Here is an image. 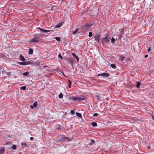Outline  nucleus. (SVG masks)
Here are the masks:
<instances>
[{"label":"nucleus","mask_w":154,"mask_h":154,"mask_svg":"<svg viewBox=\"0 0 154 154\" xmlns=\"http://www.w3.org/2000/svg\"><path fill=\"white\" fill-rule=\"evenodd\" d=\"M43 67L44 68H46L47 67V66H44Z\"/></svg>","instance_id":"obj_43"},{"label":"nucleus","mask_w":154,"mask_h":154,"mask_svg":"<svg viewBox=\"0 0 154 154\" xmlns=\"http://www.w3.org/2000/svg\"><path fill=\"white\" fill-rule=\"evenodd\" d=\"M33 53V50L32 49H29V53L30 54H32Z\"/></svg>","instance_id":"obj_12"},{"label":"nucleus","mask_w":154,"mask_h":154,"mask_svg":"<svg viewBox=\"0 0 154 154\" xmlns=\"http://www.w3.org/2000/svg\"><path fill=\"white\" fill-rule=\"evenodd\" d=\"M110 66L113 68H116V66L114 64H111Z\"/></svg>","instance_id":"obj_22"},{"label":"nucleus","mask_w":154,"mask_h":154,"mask_svg":"<svg viewBox=\"0 0 154 154\" xmlns=\"http://www.w3.org/2000/svg\"><path fill=\"white\" fill-rule=\"evenodd\" d=\"M21 144L22 146L24 145V146H26V143H21Z\"/></svg>","instance_id":"obj_34"},{"label":"nucleus","mask_w":154,"mask_h":154,"mask_svg":"<svg viewBox=\"0 0 154 154\" xmlns=\"http://www.w3.org/2000/svg\"><path fill=\"white\" fill-rule=\"evenodd\" d=\"M122 31H120L121 34L120 35H119L118 36L119 38L120 39H121L122 37Z\"/></svg>","instance_id":"obj_18"},{"label":"nucleus","mask_w":154,"mask_h":154,"mask_svg":"<svg viewBox=\"0 0 154 154\" xmlns=\"http://www.w3.org/2000/svg\"><path fill=\"white\" fill-rule=\"evenodd\" d=\"M77 31H78V29H76V30H74V31L73 32V33H72V34H74V35L75 34H76V33H77Z\"/></svg>","instance_id":"obj_26"},{"label":"nucleus","mask_w":154,"mask_h":154,"mask_svg":"<svg viewBox=\"0 0 154 154\" xmlns=\"http://www.w3.org/2000/svg\"><path fill=\"white\" fill-rule=\"evenodd\" d=\"M64 139L65 140H68V137H64Z\"/></svg>","instance_id":"obj_37"},{"label":"nucleus","mask_w":154,"mask_h":154,"mask_svg":"<svg viewBox=\"0 0 154 154\" xmlns=\"http://www.w3.org/2000/svg\"><path fill=\"white\" fill-rule=\"evenodd\" d=\"M152 119L154 121V116H152Z\"/></svg>","instance_id":"obj_44"},{"label":"nucleus","mask_w":154,"mask_h":154,"mask_svg":"<svg viewBox=\"0 0 154 154\" xmlns=\"http://www.w3.org/2000/svg\"><path fill=\"white\" fill-rule=\"evenodd\" d=\"M68 81L69 82V84L71 85V82L70 81L69 79H68Z\"/></svg>","instance_id":"obj_38"},{"label":"nucleus","mask_w":154,"mask_h":154,"mask_svg":"<svg viewBox=\"0 0 154 154\" xmlns=\"http://www.w3.org/2000/svg\"><path fill=\"white\" fill-rule=\"evenodd\" d=\"M72 55L74 57L76 58L77 59V62H79V58L77 56L75 55V54L74 53H72Z\"/></svg>","instance_id":"obj_9"},{"label":"nucleus","mask_w":154,"mask_h":154,"mask_svg":"<svg viewBox=\"0 0 154 154\" xmlns=\"http://www.w3.org/2000/svg\"><path fill=\"white\" fill-rule=\"evenodd\" d=\"M63 94H59V98H63Z\"/></svg>","instance_id":"obj_25"},{"label":"nucleus","mask_w":154,"mask_h":154,"mask_svg":"<svg viewBox=\"0 0 154 154\" xmlns=\"http://www.w3.org/2000/svg\"><path fill=\"white\" fill-rule=\"evenodd\" d=\"M70 113L72 114H73L75 113V112L73 110H71L70 111Z\"/></svg>","instance_id":"obj_31"},{"label":"nucleus","mask_w":154,"mask_h":154,"mask_svg":"<svg viewBox=\"0 0 154 154\" xmlns=\"http://www.w3.org/2000/svg\"><path fill=\"white\" fill-rule=\"evenodd\" d=\"M76 115L79 118H81L82 117L81 114L79 112H77L76 113Z\"/></svg>","instance_id":"obj_17"},{"label":"nucleus","mask_w":154,"mask_h":154,"mask_svg":"<svg viewBox=\"0 0 154 154\" xmlns=\"http://www.w3.org/2000/svg\"><path fill=\"white\" fill-rule=\"evenodd\" d=\"M57 128L58 129H61V126H58Z\"/></svg>","instance_id":"obj_36"},{"label":"nucleus","mask_w":154,"mask_h":154,"mask_svg":"<svg viewBox=\"0 0 154 154\" xmlns=\"http://www.w3.org/2000/svg\"><path fill=\"white\" fill-rule=\"evenodd\" d=\"M84 98L78 97L77 101L79 102V101H82V100H84Z\"/></svg>","instance_id":"obj_14"},{"label":"nucleus","mask_w":154,"mask_h":154,"mask_svg":"<svg viewBox=\"0 0 154 154\" xmlns=\"http://www.w3.org/2000/svg\"><path fill=\"white\" fill-rule=\"evenodd\" d=\"M102 76L105 77H108L109 75V74L107 73H103L100 74H99L97 75V76Z\"/></svg>","instance_id":"obj_6"},{"label":"nucleus","mask_w":154,"mask_h":154,"mask_svg":"<svg viewBox=\"0 0 154 154\" xmlns=\"http://www.w3.org/2000/svg\"><path fill=\"white\" fill-rule=\"evenodd\" d=\"M37 105H38V103H37V102H35L34 103L33 105V106H34V107H36L37 106Z\"/></svg>","instance_id":"obj_21"},{"label":"nucleus","mask_w":154,"mask_h":154,"mask_svg":"<svg viewBox=\"0 0 154 154\" xmlns=\"http://www.w3.org/2000/svg\"><path fill=\"white\" fill-rule=\"evenodd\" d=\"M151 49H148V51L149 52L151 51Z\"/></svg>","instance_id":"obj_42"},{"label":"nucleus","mask_w":154,"mask_h":154,"mask_svg":"<svg viewBox=\"0 0 154 154\" xmlns=\"http://www.w3.org/2000/svg\"><path fill=\"white\" fill-rule=\"evenodd\" d=\"M33 139V137H30V140H32Z\"/></svg>","instance_id":"obj_39"},{"label":"nucleus","mask_w":154,"mask_h":154,"mask_svg":"<svg viewBox=\"0 0 154 154\" xmlns=\"http://www.w3.org/2000/svg\"><path fill=\"white\" fill-rule=\"evenodd\" d=\"M91 141H92V143H94V140H91Z\"/></svg>","instance_id":"obj_41"},{"label":"nucleus","mask_w":154,"mask_h":154,"mask_svg":"<svg viewBox=\"0 0 154 154\" xmlns=\"http://www.w3.org/2000/svg\"><path fill=\"white\" fill-rule=\"evenodd\" d=\"M63 23L62 22L57 24L55 26V28H59L61 27L63 25Z\"/></svg>","instance_id":"obj_8"},{"label":"nucleus","mask_w":154,"mask_h":154,"mask_svg":"<svg viewBox=\"0 0 154 154\" xmlns=\"http://www.w3.org/2000/svg\"><path fill=\"white\" fill-rule=\"evenodd\" d=\"M40 63V62L39 61H37V62H35V64L37 65H38Z\"/></svg>","instance_id":"obj_33"},{"label":"nucleus","mask_w":154,"mask_h":154,"mask_svg":"<svg viewBox=\"0 0 154 154\" xmlns=\"http://www.w3.org/2000/svg\"><path fill=\"white\" fill-rule=\"evenodd\" d=\"M95 97H96V98H97V100H98L99 101H100L101 100H100V98H99V96L97 95H96Z\"/></svg>","instance_id":"obj_29"},{"label":"nucleus","mask_w":154,"mask_h":154,"mask_svg":"<svg viewBox=\"0 0 154 154\" xmlns=\"http://www.w3.org/2000/svg\"><path fill=\"white\" fill-rule=\"evenodd\" d=\"M29 74V72H24L23 73V75L25 76Z\"/></svg>","instance_id":"obj_24"},{"label":"nucleus","mask_w":154,"mask_h":154,"mask_svg":"<svg viewBox=\"0 0 154 154\" xmlns=\"http://www.w3.org/2000/svg\"><path fill=\"white\" fill-rule=\"evenodd\" d=\"M20 59L21 61H25L26 60L24 57L22 56L21 55H20Z\"/></svg>","instance_id":"obj_10"},{"label":"nucleus","mask_w":154,"mask_h":154,"mask_svg":"<svg viewBox=\"0 0 154 154\" xmlns=\"http://www.w3.org/2000/svg\"><path fill=\"white\" fill-rule=\"evenodd\" d=\"M91 26V25L90 24H86L85 25H83L81 26V28L82 29L83 31H85L86 30L88 29L90 26Z\"/></svg>","instance_id":"obj_3"},{"label":"nucleus","mask_w":154,"mask_h":154,"mask_svg":"<svg viewBox=\"0 0 154 154\" xmlns=\"http://www.w3.org/2000/svg\"><path fill=\"white\" fill-rule=\"evenodd\" d=\"M92 36V33L91 32H90L89 33V35L88 36L90 37H91Z\"/></svg>","instance_id":"obj_28"},{"label":"nucleus","mask_w":154,"mask_h":154,"mask_svg":"<svg viewBox=\"0 0 154 154\" xmlns=\"http://www.w3.org/2000/svg\"><path fill=\"white\" fill-rule=\"evenodd\" d=\"M141 84V83L140 82H138L137 83L136 87L137 88H139L140 87V85Z\"/></svg>","instance_id":"obj_11"},{"label":"nucleus","mask_w":154,"mask_h":154,"mask_svg":"<svg viewBox=\"0 0 154 154\" xmlns=\"http://www.w3.org/2000/svg\"><path fill=\"white\" fill-rule=\"evenodd\" d=\"M71 85L69 84V88H71Z\"/></svg>","instance_id":"obj_45"},{"label":"nucleus","mask_w":154,"mask_h":154,"mask_svg":"<svg viewBox=\"0 0 154 154\" xmlns=\"http://www.w3.org/2000/svg\"><path fill=\"white\" fill-rule=\"evenodd\" d=\"M111 37L108 34H106L105 36L101 39V42L103 45L108 44L110 40Z\"/></svg>","instance_id":"obj_2"},{"label":"nucleus","mask_w":154,"mask_h":154,"mask_svg":"<svg viewBox=\"0 0 154 154\" xmlns=\"http://www.w3.org/2000/svg\"><path fill=\"white\" fill-rule=\"evenodd\" d=\"M98 113H95L93 115V116H98Z\"/></svg>","instance_id":"obj_32"},{"label":"nucleus","mask_w":154,"mask_h":154,"mask_svg":"<svg viewBox=\"0 0 154 154\" xmlns=\"http://www.w3.org/2000/svg\"><path fill=\"white\" fill-rule=\"evenodd\" d=\"M38 28L40 30V31L43 32L44 33H47L50 32L52 31L51 30H47L44 29H42V28H41L40 27H38Z\"/></svg>","instance_id":"obj_5"},{"label":"nucleus","mask_w":154,"mask_h":154,"mask_svg":"<svg viewBox=\"0 0 154 154\" xmlns=\"http://www.w3.org/2000/svg\"><path fill=\"white\" fill-rule=\"evenodd\" d=\"M100 35L97 34L96 33L94 36V38L95 40L97 42H99V40H100Z\"/></svg>","instance_id":"obj_4"},{"label":"nucleus","mask_w":154,"mask_h":154,"mask_svg":"<svg viewBox=\"0 0 154 154\" xmlns=\"http://www.w3.org/2000/svg\"><path fill=\"white\" fill-rule=\"evenodd\" d=\"M149 48H151V47H149Z\"/></svg>","instance_id":"obj_49"},{"label":"nucleus","mask_w":154,"mask_h":154,"mask_svg":"<svg viewBox=\"0 0 154 154\" xmlns=\"http://www.w3.org/2000/svg\"><path fill=\"white\" fill-rule=\"evenodd\" d=\"M148 148L149 149H150L151 148V147H149V146H148Z\"/></svg>","instance_id":"obj_48"},{"label":"nucleus","mask_w":154,"mask_h":154,"mask_svg":"<svg viewBox=\"0 0 154 154\" xmlns=\"http://www.w3.org/2000/svg\"><path fill=\"white\" fill-rule=\"evenodd\" d=\"M91 124L93 127H95L97 126V123L95 122H93L91 123Z\"/></svg>","instance_id":"obj_16"},{"label":"nucleus","mask_w":154,"mask_h":154,"mask_svg":"<svg viewBox=\"0 0 154 154\" xmlns=\"http://www.w3.org/2000/svg\"><path fill=\"white\" fill-rule=\"evenodd\" d=\"M148 54L146 55L145 56V58H146L148 57Z\"/></svg>","instance_id":"obj_40"},{"label":"nucleus","mask_w":154,"mask_h":154,"mask_svg":"<svg viewBox=\"0 0 154 154\" xmlns=\"http://www.w3.org/2000/svg\"><path fill=\"white\" fill-rule=\"evenodd\" d=\"M12 148L13 149H15L17 148L16 146V145H14L12 146Z\"/></svg>","instance_id":"obj_27"},{"label":"nucleus","mask_w":154,"mask_h":154,"mask_svg":"<svg viewBox=\"0 0 154 154\" xmlns=\"http://www.w3.org/2000/svg\"><path fill=\"white\" fill-rule=\"evenodd\" d=\"M45 36L44 34H34V38L31 40V42L32 43H35L37 41L42 40L43 39V36Z\"/></svg>","instance_id":"obj_1"},{"label":"nucleus","mask_w":154,"mask_h":154,"mask_svg":"<svg viewBox=\"0 0 154 154\" xmlns=\"http://www.w3.org/2000/svg\"><path fill=\"white\" fill-rule=\"evenodd\" d=\"M71 99L74 101H77L78 97H72L71 98Z\"/></svg>","instance_id":"obj_13"},{"label":"nucleus","mask_w":154,"mask_h":154,"mask_svg":"<svg viewBox=\"0 0 154 154\" xmlns=\"http://www.w3.org/2000/svg\"><path fill=\"white\" fill-rule=\"evenodd\" d=\"M21 89L24 90L26 89V87L25 86L21 87L20 88Z\"/></svg>","instance_id":"obj_23"},{"label":"nucleus","mask_w":154,"mask_h":154,"mask_svg":"<svg viewBox=\"0 0 154 154\" xmlns=\"http://www.w3.org/2000/svg\"><path fill=\"white\" fill-rule=\"evenodd\" d=\"M115 41V39L113 37H112L111 39V42L112 43V44L114 43Z\"/></svg>","instance_id":"obj_19"},{"label":"nucleus","mask_w":154,"mask_h":154,"mask_svg":"<svg viewBox=\"0 0 154 154\" xmlns=\"http://www.w3.org/2000/svg\"><path fill=\"white\" fill-rule=\"evenodd\" d=\"M58 57H60V58L61 59H63V58L62 57L61 54H59L58 55Z\"/></svg>","instance_id":"obj_35"},{"label":"nucleus","mask_w":154,"mask_h":154,"mask_svg":"<svg viewBox=\"0 0 154 154\" xmlns=\"http://www.w3.org/2000/svg\"><path fill=\"white\" fill-rule=\"evenodd\" d=\"M124 58V57L123 56H120V57L119 60H120L121 61H122L123 60Z\"/></svg>","instance_id":"obj_20"},{"label":"nucleus","mask_w":154,"mask_h":154,"mask_svg":"<svg viewBox=\"0 0 154 154\" xmlns=\"http://www.w3.org/2000/svg\"><path fill=\"white\" fill-rule=\"evenodd\" d=\"M5 149L4 148L0 149V154H2L3 153Z\"/></svg>","instance_id":"obj_15"},{"label":"nucleus","mask_w":154,"mask_h":154,"mask_svg":"<svg viewBox=\"0 0 154 154\" xmlns=\"http://www.w3.org/2000/svg\"><path fill=\"white\" fill-rule=\"evenodd\" d=\"M61 72L62 73V74H63V75L64 76H65V75H64V73H63V72Z\"/></svg>","instance_id":"obj_47"},{"label":"nucleus","mask_w":154,"mask_h":154,"mask_svg":"<svg viewBox=\"0 0 154 154\" xmlns=\"http://www.w3.org/2000/svg\"><path fill=\"white\" fill-rule=\"evenodd\" d=\"M30 107H31V108H33L32 106H31V105L30 106Z\"/></svg>","instance_id":"obj_46"},{"label":"nucleus","mask_w":154,"mask_h":154,"mask_svg":"<svg viewBox=\"0 0 154 154\" xmlns=\"http://www.w3.org/2000/svg\"><path fill=\"white\" fill-rule=\"evenodd\" d=\"M18 63L20 65H27L28 64V62H18Z\"/></svg>","instance_id":"obj_7"},{"label":"nucleus","mask_w":154,"mask_h":154,"mask_svg":"<svg viewBox=\"0 0 154 154\" xmlns=\"http://www.w3.org/2000/svg\"><path fill=\"white\" fill-rule=\"evenodd\" d=\"M55 39L57 41H59L60 40V38L58 37H56L55 38Z\"/></svg>","instance_id":"obj_30"}]
</instances>
